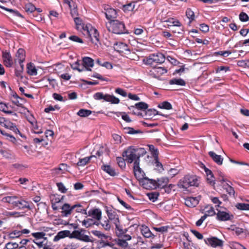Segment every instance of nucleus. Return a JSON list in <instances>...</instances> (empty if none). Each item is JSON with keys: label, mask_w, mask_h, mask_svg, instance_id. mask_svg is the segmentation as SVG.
Instances as JSON below:
<instances>
[{"label": "nucleus", "mask_w": 249, "mask_h": 249, "mask_svg": "<svg viewBox=\"0 0 249 249\" xmlns=\"http://www.w3.org/2000/svg\"><path fill=\"white\" fill-rule=\"evenodd\" d=\"M114 49L117 52L120 53H125L126 54H129V58L131 59H136L135 57H138L134 53H131L130 50L125 43L119 42L114 45Z\"/></svg>", "instance_id": "obj_6"}, {"label": "nucleus", "mask_w": 249, "mask_h": 249, "mask_svg": "<svg viewBox=\"0 0 249 249\" xmlns=\"http://www.w3.org/2000/svg\"><path fill=\"white\" fill-rule=\"evenodd\" d=\"M125 158L122 157H117L116 161L118 165L122 169L124 168L125 167Z\"/></svg>", "instance_id": "obj_53"}, {"label": "nucleus", "mask_w": 249, "mask_h": 249, "mask_svg": "<svg viewBox=\"0 0 249 249\" xmlns=\"http://www.w3.org/2000/svg\"><path fill=\"white\" fill-rule=\"evenodd\" d=\"M154 72L158 76L163 75L167 72V70L163 67H158L154 69Z\"/></svg>", "instance_id": "obj_42"}, {"label": "nucleus", "mask_w": 249, "mask_h": 249, "mask_svg": "<svg viewBox=\"0 0 249 249\" xmlns=\"http://www.w3.org/2000/svg\"><path fill=\"white\" fill-rule=\"evenodd\" d=\"M236 207L240 210H249V204L247 203H237Z\"/></svg>", "instance_id": "obj_54"}, {"label": "nucleus", "mask_w": 249, "mask_h": 249, "mask_svg": "<svg viewBox=\"0 0 249 249\" xmlns=\"http://www.w3.org/2000/svg\"><path fill=\"white\" fill-rule=\"evenodd\" d=\"M106 101L110 102L111 104H118L120 102V100L113 95L106 94Z\"/></svg>", "instance_id": "obj_34"}, {"label": "nucleus", "mask_w": 249, "mask_h": 249, "mask_svg": "<svg viewBox=\"0 0 249 249\" xmlns=\"http://www.w3.org/2000/svg\"><path fill=\"white\" fill-rule=\"evenodd\" d=\"M102 168L105 172L111 176H115L118 175L115 170L109 165H105Z\"/></svg>", "instance_id": "obj_30"}, {"label": "nucleus", "mask_w": 249, "mask_h": 249, "mask_svg": "<svg viewBox=\"0 0 249 249\" xmlns=\"http://www.w3.org/2000/svg\"><path fill=\"white\" fill-rule=\"evenodd\" d=\"M88 215L99 221L102 217V211L98 208L92 209L88 212Z\"/></svg>", "instance_id": "obj_17"}, {"label": "nucleus", "mask_w": 249, "mask_h": 249, "mask_svg": "<svg viewBox=\"0 0 249 249\" xmlns=\"http://www.w3.org/2000/svg\"><path fill=\"white\" fill-rule=\"evenodd\" d=\"M117 116L121 115L122 119L126 122H130L131 121L129 116L124 112H119L115 113Z\"/></svg>", "instance_id": "obj_48"}, {"label": "nucleus", "mask_w": 249, "mask_h": 249, "mask_svg": "<svg viewBox=\"0 0 249 249\" xmlns=\"http://www.w3.org/2000/svg\"><path fill=\"white\" fill-rule=\"evenodd\" d=\"M11 100L14 104L18 107H22L25 102V100L24 99L19 97L16 93L12 94Z\"/></svg>", "instance_id": "obj_19"}, {"label": "nucleus", "mask_w": 249, "mask_h": 249, "mask_svg": "<svg viewBox=\"0 0 249 249\" xmlns=\"http://www.w3.org/2000/svg\"><path fill=\"white\" fill-rule=\"evenodd\" d=\"M169 84L170 85H177L179 86H185V81L180 78H174L171 79L169 81Z\"/></svg>", "instance_id": "obj_39"}, {"label": "nucleus", "mask_w": 249, "mask_h": 249, "mask_svg": "<svg viewBox=\"0 0 249 249\" xmlns=\"http://www.w3.org/2000/svg\"><path fill=\"white\" fill-rule=\"evenodd\" d=\"M71 232L69 231H62L58 232L57 235L54 236L53 241L55 242L58 241L60 239L64 238L66 237L70 236Z\"/></svg>", "instance_id": "obj_26"}, {"label": "nucleus", "mask_w": 249, "mask_h": 249, "mask_svg": "<svg viewBox=\"0 0 249 249\" xmlns=\"http://www.w3.org/2000/svg\"><path fill=\"white\" fill-rule=\"evenodd\" d=\"M70 238L77 239L84 242H90L91 240L88 235H85L82 231H74L70 234Z\"/></svg>", "instance_id": "obj_8"}, {"label": "nucleus", "mask_w": 249, "mask_h": 249, "mask_svg": "<svg viewBox=\"0 0 249 249\" xmlns=\"http://www.w3.org/2000/svg\"><path fill=\"white\" fill-rule=\"evenodd\" d=\"M210 199L211 200V201H212V202L215 204V208L216 209V208H220V204H221V202L219 200V198L217 197H210Z\"/></svg>", "instance_id": "obj_58"}, {"label": "nucleus", "mask_w": 249, "mask_h": 249, "mask_svg": "<svg viewBox=\"0 0 249 249\" xmlns=\"http://www.w3.org/2000/svg\"><path fill=\"white\" fill-rule=\"evenodd\" d=\"M186 15L191 22L195 19L194 12L191 9H187L186 12Z\"/></svg>", "instance_id": "obj_49"}, {"label": "nucleus", "mask_w": 249, "mask_h": 249, "mask_svg": "<svg viewBox=\"0 0 249 249\" xmlns=\"http://www.w3.org/2000/svg\"><path fill=\"white\" fill-rule=\"evenodd\" d=\"M140 183L143 187V188L148 189L155 187L156 181L151 179H149L144 177L142 179L140 180Z\"/></svg>", "instance_id": "obj_15"}, {"label": "nucleus", "mask_w": 249, "mask_h": 249, "mask_svg": "<svg viewBox=\"0 0 249 249\" xmlns=\"http://www.w3.org/2000/svg\"><path fill=\"white\" fill-rule=\"evenodd\" d=\"M27 72L32 76H35L37 74V69L35 65L32 63H29L27 65Z\"/></svg>", "instance_id": "obj_25"}, {"label": "nucleus", "mask_w": 249, "mask_h": 249, "mask_svg": "<svg viewBox=\"0 0 249 249\" xmlns=\"http://www.w3.org/2000/svg\"><path fill=\"white\" fill-rule=\"evenodd\" d=\"M30 123L32 124V130L34 133L36 134H41L43 132V130L40 128L36 122L29 120Z\"/></svg>", "instance_id": "obj_32"}, {"label": "nucleus", "mask_w": 249, "mask_h": 249, "mask_svg": "<svg viewBox=\"0 0 249 249\" xmlns=\"http://www.w3.org/2000/svg\"><path fill=\"white\" fill-rule=\"evenodd\" d=\"M135 7V3L134 1H131L126 4L123 6L122 9L125 12L132 11Z\"/></svg>", "instance_id": "obj_38"}, {"label": "nucleus", "mask_w": 249, "mask_h": 249, "mask_svg": "<svg viewBox=\"0 0 249 249\" xmlns=\"http://www.w3.org/2000/svg\"><path fill=\"white\" fill-rule=\"evenodd\" d=\"M100 223L103 228L107 231H109L111 228V226L109 222V220L106 218L103 219Z\"/></svg>", "instance_id": "obj_40"}, {"label": "nucleus", "mask_w": 249, "mask_h": 249, "mask_svg": "<svg viewBox=\"0 0 249 249\" xmlns=\"http://www.w3.org/2000/svg\"><path fill=\"white\" fill-rule=\"evenodd\" d=\"M25 60V52L22 49L18 50L16 54V59H15V62L18 61L21 67V71L24 70V65L23 64Z\"/></svg>", "instance_id": "obj_14"}, {"label": "nucleus", "mask_w": 249, "mask_h": 249, "mask_svg": "<svg viewBox=\"0 0 249 249\" xmlns=\"http://www.w3.org/2000/svg\"><path fill=\"white\" fill-rule=\"evenodd\" d=\"M204 241L207 245L211 246L213 248L222 247L223 244L222 240L216 237L208 238L204 239Z\"/></svg>", "instance_id": "obj_11"}, {"label": "nucleus", "mask_w": 249, "mask_h": 249, "mask_svg": "<svg viewBox=\"0 0 249 249\" xmlns=\"http://www.w3.org/2000/svg\"><path fill=\"white\" fill-rule=\"evenodd\" d=\"M223 188L226 190L227 192L230 196H234L235 193L234 190L233 188L231 187L228 183L223 184Z\"/></svg>", "instance_id": "obj_46"}, {"label": "nucleus", "mask_w": 249, "mask_h": 249, "mask_svg": "<svg viewBox=\"0 0 249 249\" xmlns=\"http://www.w3.org/2000/svg\"><path fill=\"white\" fill-rule=\"evenodd\" d=\"M198 180L196 176H186L181 180L178 184L180 188L186 189L189 186H197Z\"/></svg>", "instance_id": "obj_4"}, {"label": "nucleus", "mask_w": 249, "mask_h": 249, "mask_svg": "<svg viewBox=\"0 0 249 249\" xmlns=\"http://www.w3.org/2000/svg\"><path fill=\"white\" fill-rule=\"evenodd\" d=\"M158 107L160 108L166 109H170L172 108V105L170 103L167 102H163L161 103L159 105Z\"/></svg>", "instance_id": "obj_56"}, {"label": "nucleus", "mask_w": 249, "mask_h": 249, "mask_svg": "<svg viewBox=\"0 0 249 249\" xmlns=\"http://www.w3.org/2000/svg\"><path fill=\"white\" fill-rule=\"evenodd\" d=\"M96 224V222L91 218H88L82 221V225L86 228H88L92 225Z\"/></svg>", "instance_id": "obj_45"}, {"label": "nucleus", "mask_w": 249, "mask_h": 249, "mask_svg": "<svg viewBox=\"0 0 249 249\" xmlns=\"http://www.w3.org/2000/svg\"><path fill=\"white\" fill-rule=\"evenodd\" d=\"M92 233L93 235L101 239H107V235L98 231H92Z\"/></svg>", "instance_id": "obj_57"}, {"label": "nucleus", "mask_w": 249, "mask_h": 249, "mask_svg": "<svg viewBox=\"0 0 249 249\" xmlns=\"http://www.w3.org/2000/svg\"><path fill=\"white\" fill-rule=\"evenodd\" d=\"M71 67L73 70H77L79 72H81L84 71V68L80 67V64L78 61H76L75 63L71 65Z\"/></svg>", "instance_id": "obj_55"}, {"label": "nucleus", "mask_w": 249, "mask_h": 249, "mask_svg": "<svg viewBox=\"0 0 249 249\" xmlns=\"http://www.w3.org/2000/svg\"><path fill=\"white\" fill-rule=\"evenodd\" d=\"M217 213V219L219 221H228L231 219L232 215L225 208L220 207V209L216 208Z\"/></svg>", "instance_id": "obj_7"}, {"label": "nucleus", "mask_w": 249, "mask_h": 249, "mask_svg": "<svg viewBox=\"0 0 249 249\" xmlns=\"http://www.w3.org/2000/svg\"><path fill=\"white\" fill-rule=\"evenodd\" d=\"M24 9L25 11L28 13H32L36 10H37L38 12H40L41 11L40 9H36L35 6L31 3L27 4L25 6Z\"/></svg>", "instance_id": "obj_36"}, {"label": "nucleus", "mask_w": 249, "mask_h": 249, "mask_svg": "<svg viewBox=\"0 0 249 249\" xmlns=\"http://www.w3.org/2000/svg\"><path fill=\"white\" fill-rule=\"evenodd\" d=\"M93 97H94V98L95 100L103 99L104 101H106V94H104L102 92H97V93H96L94 95Z\"/></svg>", "instance_id": "obj_60"}, {"label": "nucleus", "mask_w": 249, "mask_h": 249, "mask_svg": "<svg viewBox=\"0 0 249 249\" xmlns=\"http://www.w3.org/2000/svg\"><path fill=\"white\" fill-rule=\"evenodd\" d=\"M149 150L153 154L154 158L158 157V150L156 149L153 145H148Z\"/></svg>", "instance_id": "obj_63"}, {"label": "nucleus", "mask_w": 249, "mask_h": 249, "mask_svg": "<svg viewBox=\"0 0 249 249\" xmlns=\"http://www.w3.org/2000/svg\"><path fill=\"white\" fill-rule=\"evenodd\" d=\"M106 27L109 32L116 34H122L125 33L124 24L118 20L109 21L106 23Z\"/></svg>", "instance_id": "obj_3"}, {"label": "nucleus", "mask_w": 249, "mask_h": 249, "mask_svg": "<svg viewBox=\"0 0 249 249\" xmlns=\"http://www.w3.org/2000/svg\"><path fill=\"white\" fill-rule=\"evenodd\" d=\"M199 202V199L197 197H189L185 199V204L189 207H194Z\"/></svg>", "instance_id": "obj_24"}, {"label": "nucleus", "mask_w": 249, "mask_h": 249, "mask_svg": "<svg viewBox=\"0 0 249 249\" xmlns=\"http://www.w3.org/2000/svg\"><path fill=\"white\" fill-rule=\"evenodd\" d=\"M91 114V111L89 110L81 109L79 110L77 114L82 117H86Z\"/></svg>", "instance_id": "obj_43"}, {"label": "nucleus", "mask_w": 249, "mask_h": 249, "mask_svg": "<svg viewBox=\"0 0 249 249\" xmlns=\"http://www.w3.org/2000/svg\"><path fill=\"white\" fill-rule=\"evenodd\" d=\"M153 165L155 167V169L159 172H161L163 170L162 164L159 161L158 157L154 158Z\"/></svg>", "instance_id": "obj_33"}, {"label": "nucleus", "mask_w": 249, "mask_h": 249, "mask_svg": "<svg viewBox=\"0 0 249 249\" xmlns=\"http://www.w3.org/2000/svg\"><path fill=\"white\" fill-rule=\"evenodd\" d=\"M106 18L109 20H115L114 19L117 17V13L116 10L110 8L108 5L105 6L104 8Z\"/></svg>", "instance_id": "obj_10"}, {"label": "nucleus", "mask_w": 249, "mask_h": 249, "mask_svg": "<svg viewBox=\"0 0 249 249\" xmlns=\"http://www.w3.org/2000/svg\"><path fill=\"white\" fill-rule=\"evenodd\" d=\"M18 247V244L16 242H9L5 245L7 249H16Z\"/></svg>", "instance_id": "obj_59"}, {"label": "nucleus", "mask_w": 249, "mask_h": 249, "mask_svg": "<svg viewBox=\"0 0 249 249\" xmlns=\"http://www.w3.org/2000/svg\"><path fill=\"white\" fill-rule=\"evenodd\" d=\"M148 106L147 104H146L144 102H139L138 103H136L135 106H131L129 107V109H135V107L137 108V109H140V110H145L146 109L148 108Z\"/></svg>", "instance_id": "obj_31"}, {"label": "nucleus", "mask_w": 249, "mask_h": 249, "mask_svg": "<svg viewBox=\"0 0 249 249\" xmlns=\"http://www.w3.org/2000/svg\"><path fill=\"white\" fill-rule=\"evenodd\" d=\"M141 232L145 238L154 237L155 236L152 233L149 229L145 225H142Z\"/></svg>", "instance_id": "obj_27"}, {"label": "nucleus", "mask_w": 249, "mask_h": 249, "mask_svg": "<svg viewBox=\"0 0 249 249\" xmlns=\"http://www.w3.org/2000/svg\"><path fill=\"white\" fill-rule=\"evenodd\" d=\"M21 234L20 231L15 230L9 233V237L10 239H14L19 237Z\"/></svg>", "instance_id": "obj_51"}, {"label": "nucleus", "mask_w": 249, "mask_h": 249, "mask_svg": "<svg viewBox=\"0 0 249 249\" xmlns=\"http://www.w3.org/2000/svg\"><path fill=\"white\" fill-rule=\"evenodd\" d=\"M0 125L7 129H9L15 132H19L16 126L5 118L0 116Z\"/></svg>", "instance_id": "obj_9"}, {"label": "nucleus", "mask_w": 249, "mask_h": 249, "mask_svg": "<svg viewBox=\"0 0 249 249\" xmlns=\"http://www.w3.org/2000/svg\"><path fill=\"white\" fill-rule=\"evenodd\" d=\"M83 65L84 70L91 71V68L94 66L93 60L89 57H84L83 58Z\"/></svg>", "instance_id": "obj_21"}, {"label": "nucleus", "mask_w": 249, "mask_h": 249, "mask_svg": "<svg viewBox=\"0 0 249 249\" xmlns=\"http://www.w3.org/2000/svg\"><path fill=\"white\" fill-rule=\"evenodd\" d=\"M61 210V215L63 217H68L71 214L73 207L69 204L65 203L62 206Z\"/></svg>", "instance_id": "obj_16"}, {"label": "nucleus", "mask_w": 249, "mask_h": 249, "mask_svg": "<svg viewBox=\"0 0 249 249\" xmlns=\"http://www.w3.org/2000/svg\"><path fill=\"white\" fill-rule=\"evenodd\" d=\"M79 245L77 243L72 242L66 246L64 249H77Z\"/></svg>", "instance_id": "obj_61"}, {"label": "nucleus", "mask_w": 249, "mask_h": 249, "mask_svg": "<svg viewBox=\"0 0 249 249\" xmlns=\"http://www.w3.org/2000/svg\"><path fill=\"white\" fill-rule=\"evenodd\" d=\"M2 59L5 66L11 67L13 64V59L10 53L8 52H3Z\"/></svg>", "instance_id": "obj_18"}, {"label": "nucleus", "mask_w": 249, "mask_h": 249, "mask_svg": "<svg viewBox=\"0 0 249 249\" xmlns=\"http://www.w3.org/2000/svg\"><path fill=\"white\" fill-rule=\"evenodd\" d=\"M146 153L143 148H135L134 146L129 147L123 154V156L129 163L134 162V164L137 161L140 163V158Z\"/></svg>", "instance_id": "obj_1"}, {"label": "nucleus", "mask_w": 249, "mask_h": 249, "mask_svg": "<svg viewBox=\"0 0 249 249\" xmlns=\"http://www.w3.org/2000/svg\"><path fill=\"white\" fill-rule=\"evenodd\" d=\"M117 243L119 246H120L123 248H126L128 246L127 242L126 241H125V240H124V239H122V238L118 239Z\"/></svg>", "instance_id": "obj_64"}, {"label": "nucleus", "mask_w": 249, "mask_h": 249, "mask_svg": "<svg viewBox=\"0 0 249 249\" xmlns=\"http://www.w3.org/2000/svg\"><path fill=\"white\" fill-rule=\"evenodd\" d=\"M8 107L6 104L0 102V110L3 111L5 113H13V111L8 110Z\"/></svg>", "instance_id": "obj_52"}, {"label": "nucleus", "mask_w": 249, "mask_h": 249, "mask_svg": "<svg viewBox=\"0 0 249 249\" xmlns=\"http://www.w3.org/2000/svg\"><path fill=\"white\" fill-rule=\"evenodd\" d=\"M165 56L161 53H154L150 55L145 60V63L147 65H152L154 63L161 64L164 62Z\"/></svg>", "instance_id": "obj_5"}, {"label": "nucleus", "mask_w": 249, "mask_h": 249, "mask_svg": "<svg viewBox=\"0 0 249 249\" xmlns=\"http://www.w3.org/2000/svg\"><path fill=\"white\" fill-rule=\"evenodd\" d=\"M88 36L89 37L91 41L93 44L98 46V45L100 44L99 35L96 29L92 27Z\"/></svg>", "instance_id": "obj_12"}, {"label": "nucleus", "mask_w": 249, "mask_h": 249, "mask_svg": "<svg viewBox=\"0 0 249 249\" xmlns=\"http://www.w3.org/2000/svg\"><path fill=\"white\" fill-rule=\"evenodd\" d=\"M107 213L108 217V220L110 221L113 224L115 225L116 229L117 230L116 233L120 236L126 233L127 231L126 229H123L120 224V221L119 219V216L117 213L113 210H107Z\"/></svg>", "instance_id": "obj_2"}, {"label": "nucleus", "mask_w": 249, "mask_h": 249, "mask_svg": "<svg viewBox=\"0 0 249 249\" xmlns=\"http://www.w3.org/2000/svg\"><path fill=\"white\" fill-rule=\"evenodd\" d=\"M65 3L67 4L71 9V16L74 18V17H77L78 15L77 11L76 9L77 5L75 4L74 1H65Z\"/></svg>", "instance_id": "obj_22"}, {"label": "nucleus", "mask_w": 249, "mask_h": 249, "mask_svg": "<svg viewBox=\"0 0 249 249\" xmlns=\"http://www.w3.org/2000/svg\"><path fill=\"white\" fill-rule=\"evenodd\" d=\"M15 208L19 209H24L25 208H30L29 203L21 197H18Z\"/></svg>", "instance_id": "obj_23"}, {"label": "nucleus", "mask_w": 249, "mask_h": 249, "mask_svg": "<svg viewBox=\"0 0 249 249\" xmlns=\"http://www.w3.org/2000/svg\"><path fill=\"white\" fill-rule=\"evenodd\" d=\"M56 185L58 190L62 193H65L67 191V189L65 187L62 183H57Z\"/></svg>", "instance_id": "obj_62"}, {"label": "nucleus", "mask_w": 249, "mask_h": 249, "mask_svg": "<svg viewBox=\"0 0 249 249\" xmlns=\"http://www.w3.org/2000/svg\"><path fill=\"white\" fill-rule=\"evenodd\" d=\"M18 197L16 196H8L3 197L1 201L4 203H8L15 207Z\"/></svg>", "instance_id": "obj_20"}, {"label": "nucleus", "mask_w": 249, "mask_h": 249, "mask_svg": "<svg viewBox=\"0 0 249 249\" xmlns=\"http://www.w3.org/2000/svg\"><path fill=\"white\" fill-rule=\"evenodd\" d=\"M205 213L204 215H206V217L209 216H213L215 214L214 208L213 206L208 205L205 208Z\"/></svg>", "instance_id": "obj_37"}, {"label": "nucleus", "mask_w": 249, "mask_h": 249, "mask_svg": "<svg viewBox=\"0 0 249 249\" xmlns=\"http://www.w3.org/2000/svg\"><path fill=\"white\" fill-rule=\"evenodd\" d=\"M82 25L83 29H80L79 30H78V31L82 32L83 35L88 36L90 32V30L92 27V26L89 24L86 25L84 24Z\"/></svg>", "instance_id": "obj_35"}, {"label": "nucleus", "mask_w": 249, "mask_h": 249, "mask_svg": "<svg viewBox=\"0 0 249 249\" xmlns=\"http://www.w3.org/2000/svg\"><path fill=\"white\" fill-rule=\"evenodd\" d=\"M133 171L136 178L139 181L142 179L145 176L143 171L140 167V163H138L137 161L134 164Z\"/></svg>", "instance_id": "obj_13"}, {"label": "nucleus", "mask_w": 249, "mask_h": 249, "mask_svg": "<svg viewBox=\"0 0 249 249\" xmlns=\"http://www.w3.org/2000/svg\"><path fill=\"white\" fill-rule=\"evenodd\" d=\"M230 246L231 249H247L243 245L237 242H231L230 244Z\"/></svg>", "instance_id": "obj_47"}, {"label": "nucleus", "mask_w": 249, "mask_h": 249, "mask_svg": "<svg viewBox=\"0 0 249 249\" xmlns=\"http://www.w3.org/2000/svg\"><path fill=\"white\" fill-rule=\"evenodd\" d=\"M209 154L217 164L219 165L222 164L223 159L220 155H217L212 151L209 152Z\"/></svg>", "instance_id": "obj_29"}, {"label": "nucleus", "mask_w": 249, "mask_h": 249, "mask_svg": "<svg viewBox=\"0 0 249 249\" xmlns=\"http://www.w3.org/2000/svg\"><path fill=\"white\" fill-rule=\"evenodd\" d=\"M73 19L77 30H79L80 29H83L82 25L84 23L83 22L82 19L78 17H74Z\"/></svg>", "instance_id": "obj_44"}, {"label": "nucleus", "mask_w": 249, "mask_h": 249, "mask_svg": "<svg viewBox=\"0 0 249 249\" xmlns=\"http://www.w3.org/2000/svg\"><path fill=\"white\" fill-rule=\"evenodd\" d=\"M72 207H73V210L76 209L75 211L77 213H80L85 214H87L86 210L82 209V206L79 204L73 205Z\"/></svg>", "instance_id": "obj_50"}, {"label": "nucleus", "mask_w": 249, "mask_h": 249, "mask_svg": "<svg viewBox=\"0 0 249 249\" xmlns=\"http://www.w3.org/2000/svg\"><path fill=\"white\" fill-rule=\"evenodd\" d=\"M92 157V156H89L83 159H80L78 162L77 163V165L78 166H84L86 165L89 162Z\"/></svg>", "instance_id": "obj_41"}, {"label": "nucleus", "mask_w": 249, "mask_h": 249, "mask_svg": "<svg viewBox=\"0 0 249 249\" xmlns=\"http://www.w3.org/2000/svg\"><path fill=\"white\" fill-rule=\"evenodd\" d=\"M67 171L68 166L64 163L61 164L58 167L53 169L54 173L57 175L64 174Z\"/></svg>", "instance_id": "obj_28"}]
</instances>
